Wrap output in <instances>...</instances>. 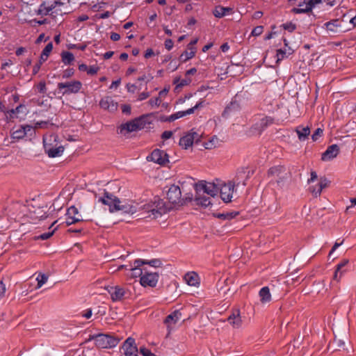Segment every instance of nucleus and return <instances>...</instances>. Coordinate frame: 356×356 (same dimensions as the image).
I'll use <instances>...</instances> for the list:
<instances>
[{"label": "nucleus", "mask_w": 356, "mask_h": 356, "mask_svg": "<svg viewBox=\"0 0 356 356\" xmlns=\"http://www.w3.org/2000/svg\"><path fill=\"white\" fill-rule=\"evenodd\" d=\"M81 215L79 213V209L75 206L68 207V227L72 224L83 222Z\"/></svg>", "instance_id": "a211bd4d"}, {"label": "nucleus", "mask_w": 356, "mask_h": 356, "mask_svg": "<svg viewBox=\"0 0 356 356\" xmlns=\"http://www.w3.org/2000/svg\"><path fill=\"white\" fill-rule=\"evenodd\" d=\"M274 119L270 116H266L261 118L259 122L253 124L250 128V131L253 134L260 135L270 125L273 124Z\"/></svg>", "instance_id": "6e6552de"}, {"label": "nucleus", "mask_w": 356, "mask_h": 356, "mask_svg": "<svg viewBox=\"0 0 356 356\" xmlns=\"http://www.w3.org/2000/svg\"><path fill=\"white\" fill-rule=\"evenodd\" d=\"M268 175L269 177H276L275 181L279 186L282 185L288 178V172L284 165H276L270 168L268 171Z\"/></svg>", "instance_id": "423d86ee"}, {"label": "nucleus", "mask_w": 356, "mask_h": 356, "mask_svg": "<svg viewBox=\"0 0 356 356\" xmlns=\"http://www.w3.org/2000/svg\"><path fill=\"white\" fill-rule=\"evenodd\" d=\"M322 2V0H309L307 3L303 1L298 4L299 7L302 6L304 4H306V7L305 9H299L296 8H293L291 9V13L294 14H301V13H307L312 10L313 8L316 5Z\"/></svg>", "instance_id": "f3484780"}, {"label": "nucleus", "mask_w": 356, "mask_h": 356, "mask_svg": "<svg viewBox=\"0 0 356 356\" xmlns=\"http://www.w3.org/2000/svg\"><path fill=\"white\" fill-rule=\"evenodd\" d=\"M122 348L125 356H138V350L134 338H127L123 343Z\"/></svg>", "instance_id": "f8f14e48"}, {"label": "nucleus", "mask_w": 356, "mask_h": 356, "mask_svg": "<svg viewBox=\"0 0 356 356\" xmlns=\"http://www.w3.org/2000/svg\"><path fill=\"white\" fill-rule=\"evenodd\" d=\"M114 210H116V211H122L123 213H125L133 214L137 211V208L136 206L129 204L126 201H121V203H119L117 207H114Z\"/></svg>", "instance_id": "5701e85b"}, {"label": "nucleus", "mask_w": 356, "mask_h": 356, "mask_svg": "<svg viewBox=\"0 0 356 356\" xmlns=\"http://www.w3.org/2000/svg\"><path fill=\"white\" fill-rule=\"evenodd\" d=\"M190 83H191L190 79H181V81H179V79H175L174 80V83L177 84V87H179V88L186 86V85L189 84Z\"/></svg>", "instance_id": "49530a36"}, {"label": "nucleus", "mask_w": 356, "mask_h": 356, "mask_svg": "<svg viewBox=\"0 0 356 356\" xmlns=\"http://www.w3.org/2000/svg\"><path fill=\"white\" fill-rule=\"evenodd\" d=\"M348 263V259H343L342 260L339 264H337L336 270L334 272V278L337 279L338 273L341 270V269L346 266V264Z\"/></svg>", "instance_id": "a18cd8bd"}, {"label": "nucleus", "mask_w": 356, "mask_h": 356, "mask_svg": "<svg viewBox=\"0 0 356 356\" xmlns=\"http://www.w3.org/2000/svg\"><path fill=\"white\" fill-rule=\"evenodd\" d=\"M172 134L173 133L171 131H165L161 134V138L163 140L169 139L172 136Z\"/></svg>", "instance_id": "680f3d73"}, {"label": "nucleus", "mask_w": 356, "mask_h": 356, "mask_svg": "<svg viewBox=\"0 0 356 356\" xmlns=\"http://www.w3.org/2000/svg\"><path fill=\"white\" fill-rule=\"evenodd\" d=\"M323 130L321 128H317L314 134L312 135V139L313 141H316L320 137L322 136Z\"/></svg>", "instance_id": "de8ad7c7"}, {"label": "nucleus", "mask_w": 356, "mask_h": 356, "mask_svg": "<svg viewBox=\"0 0 356 356\" xmlns=\"http://www.w3.org/2000/svg\"><path fill=\"white\" fill-rule=\"evenodd\" d=\"M167 199L169 202L174 205H183L181 199V192L178 186L171 185L167 191Z\"/></svg>", "instance_id": "0eeeda50"}, {"label": "nucleus", "mask_w": 356, "mask_h": 356, "mask_svg": "<svg viewBox=\"0 0 356 356\" xmlns=\"http://www.w3.org/2000/svg\"><path fill=\"white\" fill-rule=\"evenodd\" d=\"M183 200V201H181V202H183V205L188 203V202H190L192 201L193 200V194L192 193H188L186 194V196L184 198H181Z\"/></svg>", "instance_id": "69168bd1"}, {"label": "nucleus", "mask_w": 356, "mask_h": 356, "mask_svg": "<svg viewBox=\"0 0 356 356\" xmlns=\"http://www.w3.org/2000/svg\"><path fill=\"white\" fill-rule=\"evenodd\" d=\"M161 102V100L159 97H155V98H152L148 102L149 104L152 107L159 106L160 105Z\"/></svg>", "instance_id": "603ef678"}, {"label": "nucleus", "mask_w": 356, "mask_h": 356, "mask_svg": "<svg viewBox=\"0 0 356 356\" xmlns=\"http://www.w3.org/2000/svg\"><path fill=\"white\" fill-rule=\"evenodd\" d=\"M233 8L230 7H223L221 6H216L215 9L213 11V15L217 18H221L226 15L232 14Z\"/></svg>", "instance_id": "a878e982"}, {"label": "nucleus", "mask_w": 356, "mask_h": 356, "mask_svg": "<svg viewBox=\"0 0 356 356\" xmlns=\"http://www.w3.org/2000/svg\"><path fill=\"white\" fill-rule=\"evenodd\" d=\"M120 340L118 337L112 334L99 333L97 340H96V347L97 348H111L115 347Z\"/></svg>", "instance_id": "f03ea898"}, {"label": "nucleus", "mask_w": 356, "mask_h": 356, "mask_svg": "<svg viewBox=\"0 0 356 356\" xmlns=\"http://www.w3.org/2000/svg\"><path fill=\"white\" fill-rule=\"evenodd\" d=\"M29 207V216L32 220H41L47 217V205H41L33 200V204Z\"/></svg>", "instance_id": "7ed1b4c3"}, {"label": "nucleus", "mask_w": 356, "mask_h": 356, "mask_svg": "<svg viewBox=\"0 0 356 356\" xmlns=\"http://www.w3.org/2000/svg\"><path fill=\"white\" fill-rule=\"evenodd\" d=\"M298 139L300 140L304 141L307 139L309 135L310 134V129L309 127H302L298 126L296 130Z\"/></svg>", "instance_id": "c756f323"}, {"label": "nucleus", "mask_w": 356, "mask_h": 356, "mask_svg": "<svg viewBox=\"0 0 356 356\" xmlns=\"http://www.w3.org/2000/svg\"><path fill=\"white\" fill-rule=\"evenodd\" d=\"M99 106L102 108L109 111H114L117 109V103L113 101L112 97L108 96L101 99Z\"/></svg>", "instance_id": "412c9836"}, {"label": "nucleus", "mask_w": 356, "mask_h": 356, "mask_svg": "<svg viewBox=\"0 0 356 356\" xmlns=\"http://www.w3.org/2000/svg\"><path fill=\"white\" fill-rule=\"evenodd\" d=\"M241 110L240 102L237 100V96L234 97L230 103L225 108L222 116L227 118L231 113L238 112Z\"/></svg>", "instance_id": "dca6fc26"}, {"label": "nucleus", "mask_w": 356, "mask_h": 356, "mask_svg": "<svg viewBox=\"0 0 356 356\" xmlns=\"http://www.w3.org/2000/svg\"><path fill=\"white\" fill-rule=\"evenodd\" d=\"M197 275L195 273H187L184 278L187 284L190 286H196L198 284Z\"/></svg>", "instance_id": "4c0bfd02"}, {"label": "nucleus", "mask_w": 356, "mask_h": 356, "mask_svg": "<svg viewBox=\"0 0 356 356\" xmlns=\"http://www.w3.org/2000/svg\"><path fill=\"white\" fill-rule=\"evenodd\" d=\"M135 264H137V266H142L145 264H148L152 267H160L162 265L161 261L158 259H153L152 260H146L143 259H138L135 260Z\"/></svg>", "instance_id": "cd10ccee"}, {"label": "nucleus", "mask_w": 356, "mask_h": 356, "mask_svg": "<svg viewBox=\"0 0 356 356\" xmlns=\"http://www.w3.org/2000/svg\"><path fill=\"white\" fill-rule=\"evenodd\" d=\"M324 26L327 31L335 33L337 32V28L341 26V22L339 19H335L325 23Z\"/></svg>", "instance_id": "473e14b6"}, {"label": "nucleus", "mask_w": 356, "mask_h": 356, "mask_svg": "<svg viewBox=\"0 0 356 356\" xmlns=\"http://www.w3.org/2000/svg\"><path fill=\"white\" fill-rule=\"evenodd\" d=\"M152 114L143 115L126 123L122 124L118 128V133L125 134L144 129H149L152 124Z\"/></svg>", "instance_id": "f257e3e1"}, {"label": "nucleus", "mask_w": 356, "mask_h": 356, "mask_svg": "<svg viewBox=\"0 0 356 356\" xmlns=\"http://www.w3.org/2000/svg\"><path fill=\"white\" fill-rule=\"evenodd\" d=\"M156 203L155 207L152 208L150 210L152 214L154 216V218H158L161 216L163 213H165V208H164V204L163 201L160 199H158V201L155 200L154 204Z\"/></svg>", "instance_id": "bb28decb"}, {"label": "nucleus", "mask_w": 356, "mask_h": 356, "mask_svg": "<svg viewBox=\"0 0 356 356\" xmlns=\"http://www.w3.org/2000/svg\"><path fill=\"white\" fill-rule=\"evenodd\" d=\"M159 280V273L149 272L145 269L143 275L140 279V283L143 286H156Z\"/></svg>", "instance_id": "1a4fd4ad"}, {"label": "nucleus", "mask_w": 356, "mask_h": 356, "mask_svg": "<svg viewBox=\"0 0 356 356\" xmlns=\"http://www.w3.org/2000/svg\"><path fill=\"white\" fill-rule=\"evenodd\" d=\"M199 138L200 135L197 132L191 130V132L180 138L179 143L181 147L187 149L193 144L194 141L197 143L199 140Z\"/></svg>", "instance_id": "ddd939ff"}, {"label": "nucleus", "mask_w": 356, "mask_h": 356, "mask_svg": "<svg viewBox=\"0 0 356 356\" xmlns=\"http://www.w3.org/2000/svg\"><path fill=\"white\" fill-rule=\"evenodd\" d=\"M150 95L149 92H141L140 94H139L138 95V100L139 101H142V100H144L145 99H147V97H149Z\"/></svg>", "instance_id": "774afa93"}, {"label": "nucleus", "mask_w": 356, "mask_h": 356, "mask_svg": "<svg viewBox=\"0 0 356 356\" xmlns=\"http://www.w3.org/2000/svg\"><path fill=\"white\" fill-rule=\"evenodd\" d=\"M240 182L229 181L227 184H224L220 188V197L225 202H229L232 198V193L235 186H238Z\"/></svg>", "instance_id": "9b49d317"}, {"label": "nucleus", "mask_w": 356, "mask_h": 356, "mask_svg": "<svg viewBox=\"0 0 356 356\" xmlns=\"http://www.w3.org/2000/svg\"><path fill=\"white\" fill-rule=\"evenodd\" d=\"M165 47L168 50H171L173 47V41L171 39H166L164 42Z\"/></svg>", "instance_id": "e2e57ef3"}, {"label": "nucleus", "mask_w": 356, "mask_h": 356, "mask_svg": "<svg viewBox=\"0 0 356 356\" xmlns=\"http://www.w3.org/2000/svg\"><path fill=\"white\" fill-rule=\"evenodd\" d=\"M218 188L213 183H208L206 184V189L204 193H207L211 197L216 196L218 193Z\"/></svg>", "instance_id": "c9c22d12"}, {"label": "nucleus", "mask_w": 356, "mask_h": 356, "mask_svg": "<svg viewBox=\"0 0 356 356\" xmlns=\"http://www.w3.org/2000/svg\"><path fill=\"white\" fill-rule=\"evenodd\" d=\"M280 27L283 28L284 30L288 31L290 33L293 32L296 29V24L289 22L285 24H282Z\"/></svg>", "instance_id": "79ce46f5"}, {"label": "nucleus", "mask_w": 356, "mask_h": 356, "mask_svg": "<svg viewBox=\"0 0 356 356\" xmlns=\"http://www.w3.org/2000/svg\"><path fill=\"white\" fill-rule=\"evenodd\" d=\"M264 31V26H257L253 29V30L251 32V35L253 36H259Z\"/></svg>", "instance_id": "8fccbe9b"}, {"label": "nucleus", "mask_w": 356, "mask_h": 356, "mask_svg": "<svg viewBox=\"0 0 356 356\" xmlns=\"http://www.w3.org/2000/svg\"><path fill=\"white\" fill-rule=\"evenodd\" d=\"M108 293H110L113 301H120L123 299L125 291L120 286H115L111 287V289L108 290Z\"/></svg>", "instance_id": "4be33fe9"}, {"label": "nucleus", "mask_w": 356, "mask_h": 356, "mask_svg": "<svg viewBox=\"0 0 356 356\" xmlns=\"http://www.w3.org/2000/svg\"><path fill=\"white\" fill-rule=\"evenodd\" d=\"M26 127H22V129L17 130L13 133V138L20 139L25 136L26 135Z\"/></svg>", "instance_id": "37998d69"}, {"label": "nucleus", "mask_w": 356, "mask_h": 356, "mask_svg": "<svg viewBox=\"0 0 356 356\" xmlns=\"http://www.w3.org/2000/svg\"><path fill=\"white\" fill-rule=\"evenodd\" d=\"M67 92V81L58 83L57 88L54 91L56 97L61 98Z\"/></svg>", "instance_id": "72a5a7b5"}, {"label": "nucleus", "mask_w": 356, "mask_h": 356, "mask_svg": "<svg viewBox=\"0 0 356 356\" xmlns=\"http://www.w3.org/2000/svg\"><path fill=\"white\" fill-rule=\"evenodd\" d=\"M238 214H239L238 211H230V212L218 213L216 215V216L217 218H218L220 219H222V220H231V219L234 218Z\"/></svg>", "instance_id": "58836bf2"}, {"label": "nucleus", "mask_w": 356, "mask_h": 356, "mask_svg": "<svg viewBox=\"0 0 356 356\" xmlns=\"http://www.w3.org/2000/svg\"><path fill=\"white\" fill-rule=\"evenodd\" d=\"M54 232V231L49 232L47 233H44L38 236H35V239H36V240H38V239L47 240V239L49 238L53 235Z\"/></svg>", "instance_id": "864d4df0"}, {"label": "nucleus", "mask_w": 356, "mask_h": 356, "mask_svg": "<svg viewBox=\"0 0 356 356\" xmlns=\"http://www.w3.org/2000/svg\"><path fill=\"white\" fill-rule=\"evenodd\" d=\"M329 181L325 177H321L320 182L318 184V190H316L315 186H310L309 191L313 194L315 197L319 196L323 188L328 186Z\"/></svg>", "instance_id": "393cba45"}, {"label": "nucleus", "mask_w": 356, "mask_h": 356, "mask_svg": "<svg viewBox=\"0 0 356 356\" xmlns=\"http://www.w3.org/2000/svg\"><path fill=\"white\" fill-rule=\"evenodd\" d=\"M30 356H54V353L51 352H47L45 350H40L33 353Z\"/></svg>", "instance_id": "3c124183"}, {"label": "nucleus", "mask_w": 356, "mask_h": 356, "mask_svg": "<svg viewBox=\"0 0 356 356\" xmlns=\"http://www.w3.org/2000/svg\"><path fill=\"white\" fill-rule=\"evenodd\" d=\"M53 49V44L52 42H49L48 43L46 47H44V49L42 50V52L40 56V59H39V61L38 63H36L34 66H33V74L35 75L36 74L40 69V67H41V65L47 60V58L49 57V54L51 53V51H52Z\"/></svg>", "instance_id": "2eb2a0df"}, {"label": "nucleus", "mask_w": 356, "mask_h": 356, "mask_svg": "<svg viewBox=\"0 0 356 356\" xmlns=\"http://www.w3.org/2000/svg\"><path fill=\"white\" fill-rule=\"evenodd\" d=\"M259 296L262 304H266L271 301V294L268 286L262 287L259 292Z\"/></svg>", "instance_id": "c85d7f7f"}, {"label": "nucleus", "mask_w": 356, "mask_h": 356, "mask_svg": "<svg viewBox=\"0 0 356 356\" xmlns=\"http://www.w3.org/2000/svg\"><path fill=\"white\" fill-rule=\"evenodd\" d=\"M99 202H102L104 205H108L111 212H115L116 210H114V207H117L118 204L121 203V201L118 197L106 191H104V197H101L99 199Z\"/></svg>", "instance_id": "9d476101"}, {"label": "nucleus", "mask_w": 356, "mask_h": 356, "mask_svg": "<svg viewBox=\"0 0 356 356\" xmlns=\"http://www.w3.org/2000/svg\"><path fill=\"white\" fill-rule=\"evenodd\" d=\"M206 184L207 182L202 181L199 183L195 184V190L196 192L195 201L196 202L197 204L201 205L202 207H207L209 204H211V201L209 197H207L205 196H202L200 193L203 192L204 193L205 189H206Z\"/></svg>", "instance_id": "39448f33"}, {"label": "nucleus", "mask_w": 356, "mask_h": 356, "mask_svg": "<svg viewBox=\"0 0 356 356\" xmlns=\"http://www.w3.org/2000/svg\"><path fill=\"white\" fill-rule=\"evenodd\" d=\"M145 269H146V268H142L141 266H137V264H135V261H134V267H132L131 268V273L130 276L133 277H140V278L145 272Z\"/></svg>", "instance_id": "e433bc0d"}, {"label": "nucleus", "mask_w": 356, "mask_h": 356, "mask_svg": "<svg viewBox=\"0 0 356 356\" xmlns=\"http://www.w3.org/2000/svg\"><path fill=\"white\" fill-rule=\"evenodd\" d=\"M343 243V240H342L340 243L337 241L334 243L333 247L329 252V256H330L339 246H341Z\"/></svg>", "instance_id": "0e129e2a"}, {"label": "nucleus", "mask_w": 356, "mask_h": 356, "mask_svg": "<svg viewBox=\"0 0 356 356\" xmlns=\"http://www.w3.org/2000/svg\"><path fill=\"white\" fill-rule=\"evenodd\" d=\"M195 56L194 51H188V50H185L179 56V60L182 63H185L187 60L191 59Z\"/></svg>", "instance_id": "a19ab883"}, {"label": "nucleus", "mask_w": 356, "mask_h": 356, "mask_svg": "<svg viewBox=\"0 0 356 356\" xmlns=\"http://www.w3.org/2000/svg\"><path fill=\"white\" fill-rule=\"evenodd\" d=\"M57 4H62L60 1H54L53 3H49L47 1H43L41 3V7H43L45 9L44 15H48L49 13L52 10Z\"/></svg>", "instance_id": "ea45409f"}, {"label": "nucleus", "mask_w": 356, "mask_h": 356, "mask_svg": "<svg viewBox=\"0 0 356 356\" xmlns=\"http://www.w3.org/2000/svg\"><path fill=\"white\" fill-rule=\"evenodd\" d=\"M44 147L45 152L48 154L49 157H56L60 155L62 152L64 151L63 146H59L57 147H54L51 144H47L45 140H44Z\"/></svg>", "instance_id": "aec40b11"}, {"label": "nucleus", "mask_w": 356, "mask_h": 356, "mask_svg": "<svg viewBox=\"0 0 356 356\" xmlns=\"http://www.w3.org/2000/svg\"><path fill=\"white\" fill-rule=\"evenodd\" d=\"M83 227H79L76 229H74L72 227H70V226L68 227V234H72V233H74V234H80L81 233V232L83 231Z\"/></svg>", "instance_id": "bf43d9fd"}, {"label": "nucleus", "mask_w": 356, "mask_h": 356, "mask_svg": "<svg viewBox=\"0 0 356 356\" xmlns=\"http://www.w3.org/2000/svg\"><path fill=\"white\" fill-rule=\"evenodd\" d=\"M131 106L129 104H124L122 106V111L123 113L129 115L131 113Z\"/></svg>", "instance_id": "052dcab7"}, {"label": "nucleus", "mask_w": 356, "mask_h": 356, "mask_svg": "<svg viewBox=\"0 0 356 356\" xmlns=\"http://www.w3.org/2000/svg\"><path fill=\"white\" fill-rule=\"evenodd\" d=\"M339 153V147L337 145L333 144L328 146L327 149L322 154L321 159L324 161H330L335 158Z\"/></svg>", "instance_id": "6ab92c4d"}, {"label": "nucleus", "mask_w": 356, "mask_h": 356, "mask_svg": "<svg viewBox=\"0 0 356 356\" xmlns=\"http://www.w3.org/2000/svg\"><path fill=\"white\" fill-rule=\"evenodd\" d=\"M227 321L233 327H239L242 323L239 309H234L227 318Z\"/></svg>", "instance_id": "b1692460"}, {"label": "nucleus", "mask_w": 356, "mask_h": 356, "mask_svg": "<svg viewBox=\"0 0 356 356\" xmlns=\"http://www.w3.org/2000/svg\"><path fill=\"white\" fill-rule=\"evenodd\" d=\"M293 51L289 47L284 49H279L277 50V62L287 58L289 56L293 54Z\"/></svg>", "instance_id": "2f4dec72"}, {"label": "nucleus", "mask_w": 356, "mask_h": 356, "mask_svg": "<svg viewBox=\"0 0 356 356\" xmlns=\"http://www.w3.org/2000/svg\"><path fill=\"white\" fill-rule=\"evenodd\" d=\"M48 277L45 274L40 273L37 277L38 284L36 288H40L47 281Z\"/></svg>", "instance_id": "c03bdc74"}, {"label": "nucleus", "mask_w": 356, "mask_h": 356, "mask_svg": "<svg viewBox=\"0 0 356 356\" xmlns=\"http://www.w3.org/2000/svg\"><path fill=\"white\" fill-rule=\"evenodd\" d=\"M140 353L143 355V356H156L153 353H152L149 349L145 348V347H141L140 348Z\"/></svg>", "instance_id": "5fc2aeb1"}, {"label": "nucleus", "mask_w": 356, "mask_h": 356, "mask_svg": "<svg viewBox=\"0 0 356 356\" xmlns=\"http://www.w3.org/2000/svg\"><path fill=\"white\" fill-rule=\"evenodd\" d=\"M37 88H38V90L39 92L40 93H45L46 92V83L44 81H40L38 85H37Z\"/></svg>", "instance_id": "4d7b16f0"}, {"label": "nucleus", "mask_w": 356, "mask_h": 356, "mask_svg": "<svg viewBox=\"0 0 356 356\" xmlns=\"http://www.w3.org/2000/svg\"><path fill=\"white\" fill-rule=\"evenodd\" d=\"M126 87L128 92L131 93H134L136 89V86L134 83H127Z\"/></svg>", "instance_id": "338daca9"}, {"label": "nucleus", "mask_w": 356, "mask_h": 356, "mask_svg": "<svg viewBox=\"0 0 356 356\" xmlns=\"http://www.w3.org/2000/svg\"><path fill=\"white\" fill-rule=\"evenodd\" d=\"M151 161L161 165H165L169 162L168 155L163 150L154 149L149 156Z\"/></svg>", "instance_id": "4468645a"}, {"label": "nucleus", "mask_w": 356, "mask_h": 356, "mask_svg": "<svg viewBox=\"0 0 356 356\" xmlns=\"http://www.w3.org/2000/svg\"><path fill=\"white\" fill-rule=\"evenodd\" d=\"M191 114H193V109L189 108L186 111H178L175 113V116H177V120Z\"/></svg>", "instance_id": "09e8293b"}, {"label": "nucleus", "mask_w": 356, "mask_h": 356, "mask_svg": "<svg viewBox=\"0 0 356 356\" xmlns=\"http://www.w3.org/2000/svg\"><path fill=\"white\" fill-rule=\"evenodd\" d=\"M181 316V314L179 310H175L173 312L165 317L164 323L168 325L170 323L175 324L179 320Z\"/></svg>", "instance_id": "7c9ffc66"}, {"label": "nucleus", "mask_w": 356, "mask_h": 356, "mask_svg": "<svg viewBox=\"0 0 356 356\" xmlns=\"http://www.w3.org/2000/svg\"><path fill=\"white\" fill-rule=\"evenodd\" d=\"M82 87V83L79 81H68V93H76Z\"/></svg>", "instance_id": "f704fd0d"}, {"label": "nucleus", "mask_w": 356, "mask_h": 356, "mask_svg": "<svg viewBox=\"0 0 356 356\" xmlns=\"http://www.w3.org/2000/svg\"><path fill=\"white\" fill-rule=\"evenodd\" d=\"M71 325H72V321H70V323H68V339L70 338V339L75 340L76 341L74 343H68V348H70V349L68 350V355H70V353H71L72 351L76 350V346L80 347L81 346L84 344V342H83V340H81L83 334H81L80 331H76V330H74L73 328L70 327V326ZM79 350V348L76 349V350Z\"/></svg>", "instance_id": "20e7f679"}, {"label": "nucleus", "mask_w": 356, "mask_h": 356, "mask_svg": "<svg viewBox=\"0 0 356 356\" xmlns=\"http://www.w3.org/2000/svg\"><path fill=\"white\" fill-rule=\"evenodd\" d=\"M153 79V76L151 74H148L147 76L143 74V76L138 78V81H146L147 83L149 82Z\"/></svg>", "instance_id": "13d9d810"}, {"label": "nucleus", "mask_w": 356, "mask_h": 356, "mask_svg": "<svg viewBox=\"0 0 356 356\" xmlns=\"http://www.w3.org/2000/svg\"><path fill=\"white\" fill-rule=\"evenodd\" d=\"M99 69V67H97L96 65H92V66L88 67L87 73H88V74H90V75H94L97 73Z\"/></svg>", "instance_id": "6e6d98bb"}]
</instances>
